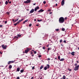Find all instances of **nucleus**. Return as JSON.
I'll return each mask as SVG.
<instances>
[{
    "label": "nucleus",
    "mask_w": 79,
    "mask_h": 79,
    "mask_svg": "<svg viewBox=\"0 0 79 79\" xmlns=\"http://www.w3.org/2000/svg\"><path fill=\"white\" fill-rule=\"evenodd\" d=\"M7 14H8V15H9V12H7Z\"/></svg>",
    "instance_id": "53"
},
{
    "label": "nucleus",
    "mask_w": 79,
    "mask_h": 79,
    "mask_svg": "<svg viewBox=\"0 0 79 79\" xmlns=\"http://www.w3.org/2000/svg\"><path fill=\"white\" fill-rule=\"evenodd\" d=\"M19 20V18L17 19H16L15 20V22H16V21H18Z\"/></svg>",
    "instance_id": "27"
},
{
    "label": "nucleus",
    "mask_w": 79,
    "mask_h": 79,
    "mask_svg": "<svg viewBox=\"0 0 79 79\" xmlns=\"http://www.w3.org/2000/svg\"><path fill=\"white\" fill-rule=\"evenodd\" d=\"M74 53H75V52H72L71 54L72 55H73V56H74Z\"/></svg>",
    "instance_id": "16"
},
{
    "label": "nucleus",
    "mask_w": 79,
    "mask_h": 79,
    "mask_svg": "<svg viewBox=\"0 0 79 79\" xmlns=\"http://www.w3.org/2000/svg\"><path fill=\"white\" fill-rule=\"evenodd\" d=\"M17 79H20V78L19 77H17Z\"/></svg>",
    "instance_id": "33"
},
{
    "label": "nucleus",
    "mask_w": 79,
    "mask_h": 79,
    "mask_svg": "<svg viewBox=\"0 0 79 79\" xmlns=\"http://www.w3.org/2000/svg\"><path fill=\"white\" fill-rule=\"evenodd\" d=\"M44 68V66H43V65L41 66L40 67V70H41V69H42V68Z\"/></svg>",
    "instance_id": "19"
},
{
    "label": "nucleus",
    "mask_w": 79,
    "mask_h": 79,
    "mask_svg": "<svg viewBox=\"0 0 79 79\" xmlns=\"http://www.w3.org/2000/svg\"><path fill=\"white\" fill-rule=\"evenodd\" d=\"M15 62V61L12 60L9 61L8 62V64H11V63H13Z\"/></svg>",
    "instance_id": "7"
},
{
    "label": "nucleus",
    "mask_w": 79,
    "mask_h": 79,
    "mask_svg": "<svg viewBox=\"0 0 79 79\" xmlns=\"http://www.w3.org/2000/svg\"><path fill=\"white\" fill-rule=\"evenodd\" d=\"M23 20H24V19H22L21 20H19L17 22L19 24V23H20V22H21V21H23Z\"/></svg>",
    "instance_id": "13"
},
{
    "label": "nucleus",
    "mask_w": 79,
    "mask_h": 79,
    "mask_svg": "<svg viewBox=\"0 0 79 79\" xmlns=\"http://www.w3.org/2000/svg\"><path fill=\"white\" fill-rule=\"evenodd\" d=\"M79 65L76 66L75 68L73 69V70L74 71H77L79 69Z\"/></svg>",
    "instance_id": "3"
},
{
    "label": "nucleus",
    "mask_w": 79,
    "mask_h": 79,
    "mask_svg": "<svg viewBox=\"0 0 79 79\" xmlns=\"http://www.w3.org/2000/svg\"><path fill=\"white\" fill-rule=\"evenodd\" d=\"M32 56H34V55H32Z\"/></svg>",
    "instance_id": "64"
},
{
    "label": "nucleus",
    "mask_w": 79,
    "mask_h": 79,
    "mask_svg": "<svg viewBox=\"0 0 79 79\" xmlns=\"http://www.w3.org/2000/svg\"><path fill=\"white\" fill-rule=\"evenodd\" d=\"M56 2H57V0H56Z\"/></svg>",
    "instance_id": "62"
},
{
    "label": "nucleus",
    "mask_w": 79,
    "mask_h": 79,
    "mask_svg": "<svg viewBox=\"0 0 79 79\" xmlns=\"http://www.w3.org/2000/svg\"><path fill=\"white\" fill-rule=\"evenodd\" d=\"M9 69H11V68H12V65H10L9 67Z\"/></svg>",
    "instance_id": "17"
},
{
    "label": "nucleus",
    "mask_w": 79,
    "mask_h": 79,
    "mask_svg": "<svg viewBox=\"0 0 79 79\" xmlns=\"http://www.w3.org/2000/svg\"><path fill=\"white\" fill-rule=\"evenodd\" d=\"M56 6H57V4H56Z\"/></svg>",
    "instance_id": "49"
},
{
    "label": "nucleus",
    "mask_w": 79,
    "mask_h": 79,
    "mask_svg": "<svg viewBox=\"0 0 79 79\" xmlns=\"http://www.w3.org/2000/svg\"><path fill=\"white\" fill-rule=\"evenodd\" d=\"M39 6H38L37 7H36L35 9V11H36L37 10H39Z\"/></svg>",
    "instance_id": "9"
},
{
    "label": "nucleus",
    "mask_w": 79,
    "mask_h": 79,
    "mask_svg": "<svg viewBox=\"0 0 79 79\" xmlns=\"http://www.w3.org/2000/svg\"><path fill=\"white\" fill-rule=\"evenodd\" d=\"M31 79H34V77H32L31 78Z\"/></svg>",
    "instance_id": "54"
},
{
    "label": "nucleus",
    "mask_w": 79,
    "mask_h": 79,
    "mask_svg": "<svg viewBox=\"0 0 79 79\" xmlns=\"http://www.w3.org/2000/svg\"><path fill=\"white\" fill-rule=\"evenodd\" d=\"M62 30L63 31H65V29L64 28H63L62 29Z\"/></svg>",
    "instance_id": "28"
},
{
    "label": "nucleus",
    "mask_w": 79,
    "mask_h": 79,
    "mask_svg": "<svg viewBox=\"0 0 79 79\" xmlns=\"http://www.w3.org/2000/svg\"><path fill=\"white\" fill-rule=\"evenodd\" d=\"M20 72L21 73H23V72H24V69H22L20 70Z\"/></svg>",
    "instance_id": "22"
},
{
    "label": "nucleus",
    "mask_w": 79,
    "mask_h": 79,
    "mask_svg": "<svg viewBox=\"0 0 79 79\" xmlns=\"http://www.w3.org/2000/svg\"><path fill=\"white\" fill-rule=\"evenodd\" d=\"M31 2V0H27L26 1H24V3H29Z\"/></svg>",
    "instance_id": "6"
},
{
    "label": "nucleus",
    "mask_w": 79,
    "mask_h": 79,
    "mask_svg": "<svg viewBox=\"0 0 79 79\" xmlns=\"http://www.w3.org/2000/svg\"><path fill=\"white\" fill-rule=\"evenodd\" d=\"M1 2H0V4H1Z\"/></svg>",
    "instance_id": "63"
},
{
    "label": "nucleus",
    "mask_w": 79,
    "mask_h": 79,
    "mask_svg": "<svg viewBox=\"0 0 79 79\" xmlns=\"http://www.w3.org/2000/svg\"><path fill=\"white\" fill-rule=\"evenodd\" d=\"M9 3H10V4H11V1H10L9 2Z\"/></svg>",
    "instance_id": "46"
},
{
    "label": "nucleus",
    "mask_w": 79,
    "mask_h": 79,
    "mask_svg": "<svg viewBox=\"0 0 79 79\" xmlns=\"http://www.w3.org/2000/svg\"><path fill=\"white\" fill-rule=\"evenodd\" d=\"M48 11H50V9H49L48 10Z\"/></svg>",
    "instance_id": "57"
},
{
    "label": "nucleus",
    "mask_w": 79,
    "mask_h": 79,
    "mask_svg": "<svg viewBox=\"0 0 79 79\" xmlns=\"http://www.w3.org/2000/svg\"><path fill=\"white\" fill-rule=\"evenodd\" d=\"M77 64H76V63H75V64H74V66H77Z\"/></svg>",
    "instance_id": "34"
},
{
    "label": "nucleus",
    "mask_w": 79,
    "mask_h": 79,
    "mask_svg": "<svg viewBox=\"0 0 79 79\" xmlns=\"http://www.w3.org/2000/svg\"><path fill=\"white\" fill-rule=\"evenodd\" d=\"M64 59L62 58V59H61L60 60V61H64Z\"/></svg>",
    "instance_id": "20"
},
{
    "label": "nucleus",
    "mask_w": 79,
    "mask_h": 79,
    "mask_svg": "<svg viewBox=\"0 0 79 79\" xmlns=\"http://www.w3.org/2000/svg\"><path fill=\"white\" fill-rule=\"evenodd\" d=\"M35 68H34V67H32V69L33 70Z\"/></svg>",
    "instance_id": "40"
},
{
    "label": "nucleus",
    "mask_w": 79,
    "mask_h": 79,
    "mask_svg": "<svg viewBox=\"0 0 79 79\" xmlns=\"http://www.w3.org/2000/svg\"><path fill=\"white\" fill-rule=\"evenodd\" d=\"M43 3H44V5H45V3H46V1L43 2Z\"/></svg>",
    "instance_id": "32"
},
{
    "label": "nucleus",
    "mask_w": 79,
    "mask_h": 79,
    "mask_svg": "<svg viewBox=\"0 0 79 79\" xmlns=\"http://www.w3.org/2000/svg\"><path fill=\"white\" fill-rule=\"evenodd\" d=\"M78 50H79V47L78 48Z\"/></svg>",
    "instance_id": "61"
},
{
    "label": "nucleus",
    "mask_w": 79,
    "mask_h": 79,
    "mask_svg": "<svg viewBox=\"0 0 79 79\" xmlns=\"http://www.w3.org/2000/svg\"><path fill=\"white\" fill-rule=\"evenodd\" d=\"M2 47L3 48V49H6V47H7V46L6 45H2Z\"/></svg>",
    "instance_id": "8"
},
{
    "label": "nucleus",
    "mask_w": 79,
    "mask_h": 79,
    "mask_svg": "<svg viewBox=\"0 0 79 79\" xmlns=\"http://www.w3.org/2000/svg\"><path fill=\"white\" fill-rule=\"evenodd\" d=\"M41 55H40L38 56V57H39V58H40V57H41Z\"/></svg>",
    "instance_id": "38"
},
{
    "label": "nucleus",
    "mask_w": 79,
    "mask_h": 79,
    "mask_svg": "<svg viewBox=\"0 0 79 79\" xmlns=\"http://www.w3.org/2000/svg\"><path fill=\"white\" fill-rule=\"evenodd\" d=\"M71 71V69H70L69 70V71Z\"/></svg>",
    "instance_id": "55"
},
{
    "label": "nucleus",
    "mask_w": 79,
    "mask_h": 79,
    "mask_svg": "<svg viewBox=\"0 0 79 79\" xmlns=\"http://www.w3.org/2000/svg\"><path fill=\"white\" fill-rule=\"evenodd\" d=\"M64 4V0H63L61 2V5L62 6H63Z\"/></svg>",
    "instance_id": "11"
},
{
    "label": "nucleus",
    "mask_w": 79,
    "mask_h": 79,
    "mask_svg": "<svg viewBox=\"0 0 79 79\" xmlns=\"http://www.w3.org/2000/svg\"><path fill=\"white\" fill-rule=\"evenodd\" d=\"M49 68H50V65L49 64H47V66L44 67V70H47Z\"/></svg>",
    "instance_id": "5"
},
{
    "label": "nucleus",
    "mask_w": 79,
    "mask_h": 79,
    "mask_svg": "<svg viewBox=\"0 0 79 79\" xmlns=\"http://www.w3.org/2000/svg\"><path fill=\"white\" fill-rule=\"evenodd\" d=\"M77 63H79V61H77Z\"/></svg>",
    "instance_id": "51"
},
{
    "label": "nucleus",
    "mask_w": 79,
    "mask_h": 79,
    "mask_svg": "<svg viewBox=\"0 0 79 79\" xmlns=\"http://www.w3.org/2000/svg\"><path fill=\"white\" fill-rule=\"evenodd\" d=\"M52 12H51L50 13V15H51V14H52Z\"/></svg>",
    "instance_id": "52"
},
{
    "label": "nucleus",
    "mask_w": 79,
    "mask_h": 79,
    "mask_svg": "<svg viewBox=\"0 0 79 79\" xmlns=\"http://www.w3.org/2000/svg\"><path fill=\"white\" fill-rule=\"evenodd\" d=\"M59 21L60 23H63L64 22V18L63 17L60 18L59 19Z\"/></svg>",
    "instance_id": "1"
},
{
    "label": "nucleus",
    "mask_w": 79,
    "mask_h": 79,
    "mask_svg": "<svg viewBox=\"0 0 79 79\" xmlns=\"http://www.w3.org/2000/svg\"><path fill=\"white\" fill-rule=\"evenodd\" d=\"M59 31V29H56V31Z\"/></svg>",
    "instance_id": "31"
},
{
    "label": "nucleus",
    "mask_w": 79,
    "mask_h": 79,
    "mask_svg": "<svg viewBox=\"0 0 79 79\" xmlns=\"http://www.w3.org/2000/svg\"><path fill=\"white\" fill-rule=\"evenodd\" d=\"M34 21H36V19H34Z\"/></svg>",
    "instance_id": "50"
},
{
    "label": "nucleus",
    "mask_w": 79,
    "mask_h": 79,
    "mask_svg": "<svg viewBox=\"0 0 79 79\" xmlns=\"http://www.w3.org/2000/svg\"><path fill=\"white\" fill-rule=\"evenodd\" d=\"M36 3H35L33 4V5H36Z\"/></svg>",
    "instance_id": "56"
},
{
    "label": "nucleus",
    "mask_w": 79,
    "mask_h": 79,
    "mask_svg": "<svg viewBox=\"0 0 79 79\" xmlns=\"http://www.w3.org/2000/svg\"><path fill=\"white\" fill-rule=\"evenodd\" d=\"M19 71H20V68L18 67L17 68V71L16 72H19Z\"/></svg>",
    "instance_id": "14"
},
{
    "label": "nucleus",
    "mask_w": 79,
    "mask_h": 79,
    "mask_svg": "<svg viewBox=\"0 0 79 79\" xmlns=\"http://www.w3.org/2000/svg\"><path fill=\"white\" fill-rule=\"evenodd\" d=\"M7 23V21H5V23L6 24Z\"/></svg>",
    "instance_id": "39"
},
{
    "label": "nucleus",
    "mask_w": 79,
    "mask_h": 79,
    "mask_svg": "<svg viewBox=\"0 0 79 79\" xmlns=\"http://www.w3.org/2000/svg\"><path fill=\"white\" fill-rule=\"evenodd\" d=\"M8 1H6L5 3V4L6 5H7L8 4Z\"/></svg>",
    "instance_id": "25"
},
{
    "label": "nucleus",
    "mask_w": 79,
    "mask_h": 79,
    "mask_svg": "<svg viewBox=\"0 0 79 79\" xmlns=\"http://www.w3.org/2000/svg\"><path fill=\"white\" fill-rule=\"evenodd\" d=\"M21 37V35L18 34L17 36H15L14 37L15 39H17L16 40H18V37Z\"/></svg>",
    "instance_id": "4"
},
{
    "label": "nucleus",
    "mask_w": 79,
    "mask_h": 79,
    "mask_svg": "<svg viewBox=\"0 0 79 79\" xmlns=\"http://www.w3.org/2000/svg\"><path fill=\"white\" fill-rule=\"evenodd\" d=\"M0 54H2V52L0 51Z\"/></svg>",
    "instance_id": "48"
},
{
    "label": "nucleus",
    "mask_w": 79,
    "mask_h": 79,
    "mask_svg": "<svg viewBox=\"0 0 79 79\" xmlns=\"http://www.w3.org/2000/svg\"><path fill=\"white\" fill-rule=\"evenodd\" d=\"M60 42L61 43V42H63V40H60Z\"/></svg>",
    "instance_id": "29"
},
{
    "label": "nucleus",
    "mask_w": 79,
    "mask_h": 79,
    "mask_svg": "<svg viewBox=\"0 0 79 79\" xmlns=\"http://www.w3.org/2000/svg\"><path fill=\"white\" fill-rule=\"evenodd\" d=\"M58 60H60H60L61 59H60V56H58Z\"/></svg>",
    "instance_id": "23"
},
{
    "label": "nucleus",
    "mask_w": 79,
    "mask_h": 79,
    "mask_svg": "<svg viewBox=\"0 0 79 79\" xmlns=\"http://www.w3.org/2000/svg\"><path fill=\"white\" fill-rule=\"evenodd\" d=\"M66 40H64V43H66Z\"/></svg>",
    "instance_id": "45"
},
{
    "label": "nucleus",
    "mask_w": 79,
    "mask_h": 79,
    "mask_svg": "<svg viewBox=\"0 0 79 79\" xmlns=\"http://www.w3.org/2000/svg\"><path fill=\"white\" fill-rule=\"evenodd\" d=\"M47 47H49V44H48V45H47Z\"/></svg>",
    "instance_id": "42"
},
{
    "label": "nucleus",
    "mask_w": 79,
    "mask_h": 79,
    "mask_svg": "<svg viewBox=\"0 0 79 79\" xmlns=\"http://www.w3.org/2000/svg\"><path fill=\"white\" fill-rule=\"evenodd\" d=\"M7 1H8V2H9V1H10V0H7Z\"/></svg>",
    "instance_id": "58"
},
{
    "label": "nucleus",
    "mask_w": 79,
    "mask_h": 79,
    "mask_svg": "<svg viewBox=\"0 0 79 79\" xmlns=\"http://www.w3.org/2000/svg\"><path fill=\"white\" fill-rule=\"evenodd\" d=\"M34 9H33L31 10H30V13H34Z\"/></svg>",
    "instance_id": "12"
},
{
    "label": "nucleus",
    "mask_w": 79,
    "mask_h": 79,
    "mask_svg": "<svg viewBox=\"0 0 79 79\" xmlns=\"http://www.w3.org/2000/svg\"><path fill=\"white\" fill-rule=\"evenodd\" d=\"M31 26H32L31 24H29V27H31Z\"/></svg>",
    "instance_id": "30"
},
{
    "label": "nucleus",
    "mask_w": 79,
    "mask_h": 79,
    "mask_svg": "<svg viewBox=\"0 0 79 79\" xmlns=\"http://www.w3.org/2000/svg\"><path fill=\"white\" fill-rule=\"evenodd\" d=\"M3 27V26L2 25H0V27Z\"/></svg>",
    "instance_id": "43"
},
{
    "label": "nucleus",
    "mask_w": 79,
    "mask_h": 79,
    "mask_svg": "<svg viewBox=\"0 0 79 79\" xmlns=\"http://www.w3.org/2000/svg\"><path fill=\"white\" fill-rule=\"evenodd\" d=\"M12 21L13 22H15V19H12Z\"/></svg>",
    "instance_id": "41"
},
{
    "label": "nucleus",
    "mask_w": 79,
    "mask_h": 79,
    "mask_svg": "<svg viewBox=\"0 0 79 79\" xmlns=\"http://www.w3.org/2000/svg\"><path fill=\"white\" fill-rule=\"evenodd\" d=\"M27 21H28V19H27L25 20L24 22H23V23L25 24L26 22H27Z\"/></svg>",
    "instance_id": "15"
},
{
    "label": "nucleus",
    "mask_w": 79,
    "mask_h": 79,
    "mask_svg": "<svg viewBox=\"0 0 79 79\" xmlns=\"http://www.w3.org/2000/svg\"><path fill=\"white\" fill-rule=\"evenodd\" d=\"M65 19H67V18H65Z\"/></svg>",
    "instance_id": "60"
},
{
    "label": "nucleus",
    "mask_w": 79,
    "mask_h": 79,
    "mask_svg": "<svg viewBox=\"0 0 79 79\" xmlns=\"http://www.w3.org/2000/svg\"><path fill=\"white\" fill-rule=\"evenodd\" d=\"M25 50V53L27 54V53H28V52H29V51L31 50V48H27Z\"/></svg>",
    "instance_id": "2"
},
{
    "label": "nucleus",
    "mask_w": 79,
    "mask_h": 79,
    "mask_svg": "<svg viewBox=\"0 0 79 79\" xmlns=\"http://www.w3.org/2000/svg\"><path fill=\"white\" fill-rule=\"evenodd\" d=\"M47 60H50V58H48V59H47Z\"/></svg>",
    "instance_id": "44"
},
{
    "label": "nucleus",
    "mask_w": 79,
    "mask_h": 79,
    "mask_svg": "<svg viewBox=\"0 0 79 79\" xmlns=\"http://www.w3.org/2000/svg\"><path fill=\"white\" fill-rule=\"evenodd\" d=\"M65 77V76L64 75L63 76V79H66V78Z\"/></svg>",
    "instance_id": "26"
},
{
    "label": "nucleus",
    "mask_w": 79,
    "mask_h": 79,
    "mask_svg": "<svg viewBox=\"0 0 79 79\" xmlns=\"http://www.w3.org/2000/svg\"><path fill=\"white\" fill-rule=\"evenodd\" d=\"M17 24H19V23H18V22L15 24H14V26H17Z\"/></svg>",
    "instance_id": "21"
},
{
    "label": "nucleus",
    "mask_w": 79,
    "mask_h": 79,
    "mask_svg": "<svg viewBox=\"0 0 79 79\" xmlns=\"http://www.w3.org/2000/svg\"><path fill=\"white\" fill-rule=\"evenodd\" d=\"M34 53L35 54H36V53H37V52H36V51H34Z\"/></svg>",
    "instance_id": "35"
},
{
    "label": "nucleus",
    "mask_w": 79,
    "mask_h": 79,
    "mask_svg": "<svg viewBox=\"0 0 79 79\" xmlns=\"http://www.w3.org/2000/svg\"><path fill=\"white\" fill-rule=\"evenodd\" d=\"M37 21L38 22H40V21H42V19H41L39 20L38 19H37Z\"/></svg>",
    "instance_id": "18"
},
{
    "label": "nucleus",
    "mask_w": 79,
    "mask_h": 79,
    "mask_svg": "<svg viewBox=\"0 0 79 79\" xmlns=\"http://www.w3.org/2000/svg\"><path fill=\"white\" fill-rule=\"evenodd\" d=\"M36 26H39V24H37L36 25Z\"/></svg>",
    "instance_id": "47"
},
{
    "label": "nucleus",
    "mask_w": 79,
    "mask_h": 79,
    "mask_svg": "<svg viewBox=\"0 0 79 79\" xmlns=\"http://www.w3.org/2000/svg\"><path fill=\"white\" fill-rule=\"evenodd\" d=\"M43 48L44 50V49H45V47H43Z\"/></svg>",
    "instance_id": "36"
},
{
    "label": "nucleus",
    "mask_w": 79,
    "mask_h": 79,
    "mask_svg": "<svg viewBox=\"0 0 79 79\" xmlns=\"http://www.w3.org/2000/svg\"><path fill=\"white\" fill-rule=\"evenodd\" d=\"M48 51H47V53H48V51H49V50H50V48H48Z\"/></svg>",
    "instance_id": "24"
},
{
    "label": "nucleus",
    "mask_w": 79,
    "mask_h": 79,
    "mask_svg": "<svg viewBox=\"0 0 79 79\" xmlns=\"http://www.w3.org/2000/svg\"><path fill=\"white\" fill-rule=\"evenodd\" d=\"M55 59L56 60V59H57V58H55Z\"/></svg>",
    "instance_id": "59"
},
{
    "label": "nucleus",
    "mask_w": 79,
    "mask_h": 79,
    "mask_svg": "<svg viewBox=\"0 0 79 79\" xmlns=\"http://www.w3.org/2000/svg\"><path fill=\"white\" fill-rule=\"evenodd\" d=\"M44 11V10L42 9H41L40 10H39L38 11V12L39 13H42V12H43Z\"/></svg>",
    "instance_id": "10"
},
{
    "label": "nucleus",
    "mask_w": 79,
    "mask_h": 79,
    "mask_svg": "<svg viewBox=\"0 0 79 79\" xmlns=\"http://www.w3.org/2000/svg\"><path fill=\"white\" fill-rule=\"evenodd\" d=\"M31 55H32V54H33V52H32V51L31 52Z\"/></svg>",
    "instance_id": "37"
}]
</instances>
